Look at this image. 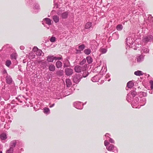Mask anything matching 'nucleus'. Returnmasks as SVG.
<instances>
[{"label":"nucleus","mask_w":153,"mask_h":153,"mask_svg":"<svg viewBox=\"0 0 153 153\" xmlns=\"http://www.w3.org/2000/svg\"><path fill=\"white\" fill-rule=\"evenodd\" d=\"M16 140H13L11 141L10 143V147L12 149H13L16 146Z\"/></svg>","instance_id":"9"},{"label":"nucleus","mask_w":153,"mask_h":153,"mask_svg":"<svg viewBox=\"0 0 153 153\" xmlns=\"http://www.w3.org/2000/svg\"><path fill=\"white\" fill-rule=\"evenodd\" d=\"M56 65L57 68H59L62 66V63L60 61H58L56 62Z\"/></svg>","instance_id":"25"},{"label":"nucleus","mask_w":153,"mask_h":153,"mask_svg":"<svg viewBox=\"0 0 153 153\" xmlns=\"http://www.w3.org/2000/svg\"><path fill=\"white\" fill-rule=\"evenodd\" d=\"M1 97L0 96V101H1Z\"/></svg>","instance_id":"59"},{"label":"nucleus","mask_w":153,"mask_h":153,"mask_svg":"<svg viewBox=\"0 0 153 153\" xmlns=\"http://www.w3.org/2000/svg\"><path fill=\"white\" fill-rule=\"evenodd\" d=\"M86 59L88 64H90L92 62V59L91 57L88 56L87 57Z\"/></svg>","instance_id":"31"},{"label":"nucleus","mask_w":153,"mask_h":153,"mask_svg":"<svg viewBox=\"0 0 153 153\" xmlns=\"http://www.w3.org/2000/svg\"><path fill=\"white\" fill-rule=\"evenodd\" d=\"M115 148L117 151V148L114 147V145L112 144H110L109 146L108 147H106V149L107 150L109 151H112L113 152H114L115 149H114Z\"/></svg>","instance_id":"6"},{"label":"nucleus","mask_w":153,"mask_h":153,"mask_svg":"<svg viewBox=\"0 0 153 153\" xmlns=\"http://www.w3.org/2000/svg\"><path fill=\"white\" fill-rule=\"evenodd\" d=\"M17 55L16 53H13L10 56L11 58V59H16L17 57Z\"/></svg>","instance_id":"34"},{"label":"nucleus","mask_w":153,"mask_h":153,"mask_svg":"<svg viewBox=\"0 0 153 153\" xmlns=\"http://www.w3.org/2000/svg\"><path fill=\"white\" fill-rule=\"evenodd\" d=\"M42 51L40 49H39L36 52V54L38 56H41L42 55Z\"/></svg>","instance_id":"33"},{"label":"nucleus","mask_w":153,"mask_h":153,"mask_svg":"<svg viewBox=\"0 0 153 153\" xmlns=\"http://www.w3.org/2000/svg\"><path fill=\"white\" fill-rule=\"evenodd\" d=\"M11 63V61L9 60H7L6 62L5 65L7 67H9Z\"/></svg>","instance_id":"35"},{"label":"nucleus","mask_w":153,"mask_h":153,"mask_svg":"<svg viewBox=\"0 0 153 153\" xmlns=\"http://www.w3.org/2000/svg\"><path fill=\"white\" fill-rule=\"evenodd\" d=\"M123 26L122 25L120 24L118 25L116 27V29L117 30L120 31L122 30Z\"/></svg>","instance_id":"29"},{"label":"nucleus","mask_w":153,"mask_h":153,"mask_svg":"<svg viewBox=\"0 0 153 153\" xmlns=\"http://www.w3.org/2000/svg\"><path fill=\"white\" fill-rule=\"evenodd\" d=\"M84 52L86 54L88 55L91 53V50L89 49H86L84 50Z\"/></svg>","instance_id":"30"},{"label":"nucleus","mask_w":153,"mask_h":153,"mask_svg":"<svg viewBox=\"0 0 153 153\" xmlns=\"http://www.w3.org/2000/svg\"><path fill=\"white\" fill-rule=\"evenodd\" d=\"M43 112L45 114H49L50 113V110L48 108H45L43 109Z\"/></svg>","instance_id":"26"},{"label":"nucleus","mask_w":153,"mask_h":153,"mask_svg":"<svg viewBox=\"0 0 153 153\" xmlns=\"http://www.w3.org/2000/svg\"><path fill=\"white\" fill-rule=\"evenodd\" d=\"M35 55L33 52H31L29 53V57L30 59H33L35 57Z\"/></svg>","instance_id":"22"},{"label":"nucleus","mask_w":153,"mask_h":153,"mask_svg":"<svg viewBox=\"0 0 153 153\" xmlns=\"http://www.w3.org/2000/svg\"><path fill=\"white\" fill-rule=\"evenodd\" d=\"M89 74L88 72L87 71H85L83 72L82 76L84 77H85L87 76Z\"/></svg>","instance_id":"38"},{"label":"nucleus","mask_w":153,"mask_h":153,"mask_svg":"<svg viewBox=\"0 0 153 153\" xmlns=\"http://www.w3.org/2000/svg\"><path fill=\"white\" fill-rule=\"evenodd\" d=\"M109 143L106 140H105L104 141V144L105 146H107L109 144Z\"/></svg>","instance_id":"48"},{"label":"nucleus","mask_w":153,"mask_h":153,"mask_svg":"<svg viewBox=\"0 0 153 153\" xmlns=\"http://www.w3.org/2000/svg\"><path fill=\"white\" fill-rule=\"evenodd\" d=\"M65 72L67 75L69 76L73 73V70L70 68H67L65 69Z\"/></svg>","instance_id":"4"},{"label":"nucleus","mask_w":153,"mask_h":153,"mask_svg":"<svg viewBox=\"0 0 153 153\" xmlns=\"http://www.w3.org/2000/svg\"><path fill=\"white\" fill-rule=\"evenodd\" d=\"M140 96H141V97H142V96H145L146 95V94L145 92H140Z\"/></svg>","instance_id":"44"},{"label":"nucleus","mask_w":153,"mask_h":153,"mask_svg":"<svg viewBox=\"0 0 153 153\" xmlns=\"http://www.w3.org/2000/svg\"><path fill=\"white\" fill-rule=\"evenodd\" d=\"M126 42L127 45L130 46L129 45L133 44L135 41L134 39H126Z\"/></svg>","instance_id":"10"},{"label":"nucleus","mask_w":153,"mask_h":153,"mask_svg":"<svg viewBox=\"0 0 153 153\" xmlns=\"http://www.w3.org/2000/svg\"><path fill=\"white\" fill-rule=\"evenodd\" d=\"M56 39H50V41L51 42H54L55 41Z\"/></svg>","instance_id":"51"},{"label":"nucleus","mask_w":153,"mask_h":153,"mask_svg":"<svg viewBox=\"0 0 153 153\" xmlns=\"http://www.w3.org/2000/svg\"><path fill=\"white\" fill-rule=\"evenodd\" d=\"M5 127H6V125H5Z\"/></svg>","instance_id":"64"},{"label":"nucleus","mask_w":153,"mask_h":153,"mask_svg":"<svg viewBox=\"0 0 153 153\" xmlns=\"http://www.w3.org/2000/svg\"><path fill=\"white\" fill-rule=\"evenodd\" d=\"M0 153H2V152L1 151H0Z\"/></svg>","instance_id":"61"},{"label":"nucleus","mask_w":153,"mask_h":153,"mask_svg":"<svg viewBox=\"0 0 153 153\" xmlns=\"http://www.w3.org/2000/svg\"><path fill=\"white\" fill-rule=\"evenodd\" d=\"M143 101H144L145 102V103L144 104H143V105H141V106H143V105H144L146 103V99L145 98H143Z\"/></svg>","instance_id":"53"},{"label":"nucleus","mask_w":153,"mask_h":153,"mask_svg":"<svg viewBox=\"0 0 153 153\" xmlns=\"http://www.w3.org/2000/svg\"><path fill=\"white\" fill-rule=\"evenodd\" d=\"M144 59V56L142 54L138 55L137 56V62L138 63H140L143 61Z\"/></svg>","instance_id":"2"},{"label":"nucleus","mask_w":153,"mask_h":153,"mask_svg":"<svg viewBox=\"0 0 153 153\" xmlns=\"http://www.w3.org/2000/svg\"><path fill=\"white\" fill-rule=\"evenodd\" d=\"M107 134L105 135V136L106 137H107V136L106 134Z\"/></svg>","instance_id":"60"},{"label":"nucleus","mask_w":153,"mask_h":153,"mask_svg":"<svg viewBox=\"0 0 153 153\" xmlns=\"http://www.w3.org/2000/svg\"><path fill=\"white\" fill-rule=\"evenodd\" d=\"M139 101V99L137 97H136L135 99L133 101H132V104H131L132 107L133 108H136V107L134 106V105H133L134 104L137 105L138 104V101Z\"/></svg>","instance_id":"11"},{"label":"nucleus","mask_w":153,"mask_h":153,"mask_svg":"<svg viewBox=\"0 0 153 153\" xmlns=\"http://www.w3.org/2000/svg\"><path fill=\"white\" fill-rule=\"evenodd\" d=\"M19 97H21V96L19 97H18V98L19 99V101L21 102H22L23 101H24L25 102V101L24 99H25V98L23 96L22 97V99H21V100H20V99H19Z\"/></svg>","instance_id":"41"},{"label":"nucleus","mask_w":153,"mask_h":153,"mask_svg":"<svg viewBox=\"0 0 153 153\" xmlns=\"http://www.w3.org/2000/svg\"><path fill=\"white\" fill-rule=\"evenodd\" d=\"M74 107L78 109H81L83 108V104H82L81 102H75L74 103Z\"/></svg>","instance_id":"1"},{"label":"nucleus","mask_w":153,"mask_h":153,"mask_svg":"<svg viewBox=\"0 0 153 153\" xmlns=\"http://www.w3.org/2000/svg\"><path fill=\"white\" fill-rule=\"evenodd\" d=\"M92 25V24L91 22L87 23L85 25V28L86 29L89 28Z\"/></svg>","instance_id":"18"},{"label":"nucleus","mask_w":153,"mask_h":153,"mask_svg":"<svg viewBox=\"0 0 153 153\" xmlns=\"http://www.w3.org/2000/svg\"><path fill=\"white\" fill-rule=\"evenodd\" d=\"M4 73H6L7 74V72H6V71H4Z\"/></svg>","instance_id":"57"},{"label":"nucleus","mask_w":153,"mask_h":153,"mask_svg":"<svg viewBox=\"0 0 153 153\" xmlns=\"http://www.w3.org/2000/svg\"><path fill=\"white\" fill-rule=\"evenodd\" d=\"M61 57H54L53 56V60L55 59V60H59L61 59Z\"/></svg>","instance_id":"49"},{"label":"nucleus","mask_w":153,"mask_h":153,"mask_svg":"<svg viewBox=\"0 0 153 153\" xmlns=\"http://www.w3.org/2000/svg\"><path fill=\"white\" fill-rule=\"evenodd\" d=\"M39 49L36 47H34L33 48V51L36 53Z\"/></svg>","instance_id":"45"},{"label":"nucleus","mask_w":153,"mask_h":153,"mask_svg":"<svg viewBox=\"0 0 153 153\" xmlns=\"http://www.w3.org/2000/svg\"><path fill=\"white\" fill-rule=\"evenodd\" d=\"M100 51L102 53H105L107 51V49L104 48H101L100 49Z\"/></svg>","instance_id":"28"},{"label":"nucleus","mask_w":153,"mask_h":153,"mask_svg":"<svg viewBox=\"0 0 153 153\" xmlns=\"http://www.w3.org/2000/svg\"><path fill=\"white\" fill-rule=\"evenodd\" d=\"M76 53H81V50H80L79 49V50H76Z\"/></svg>","instance_id":"54"},{"label":"nucleus","mask_w":153,"mask_h":153,"mask_svg":"<svg viewBox=\"0 0 153 153\" xmlns=\"http://www.w3.org/2000/svg\"><path fill=\"white\" fill-rule=\"evenodd\" d=\"M110 80V79H109V80H108V81H109Z\"/></svg>","instance_id":"62"},{"label":"nucleus","mask_w":153,"mask_h":153,"mask_svg":"<svg viewBox=\"0 0 153 153\" xmlns=\"http://www.w3.org/2000/svg\"><path fill=\"white\" fill-rule=\"evenodd\" d=\"M48 69L50 71L53 72L55 70V67L53 64H51L49 65Z\"/></svg>","instance_id":"14"},{"label":"nucleus","mask_w":153,"mask_h":153,"mask_svg":"<svg viewBox=\"0 0 153 153\" xmlns=\"http://www.w3.org/2000/svg\"><path fill=\"white\" fill-rule=\"evenodd\" d=\"M86 62V60L85 59H83L82 61L80 62V64L81 65H82L85 64Z\"/></svg>","instance_id":"43"},{"label":"nucleus","mask_w":153,"mask_h":153,"mask_svg":"<svg viewBox=\"0 0 153 153\" xmlns=\"http://www.w3.org/2000/svg\"><path fill=\"white\" fill-rule=\"evenodd\" d=\"M87 67V65L85 64L83 66V70H85L86 68Z\"/></svg>","instance_id":"52"},{"label":"nucleus","mask_w":153,"mask_h":153,"mask_svg":"<svg viewBox=\"0 0 153 153\" xmlns=\"http://www.w3.org/2000/svg\"><path fill=\"white\" fill-rule=\"evenodd\" d=\"M107 71V69H106V65H105V66H103L102 68V69L100 71V73L101 74H103L104 73H104H105Z\"/></svg>","instance_id":"16"},{"label":"nucleus","mask_w":153,"mask_h":153,"mask_svg":"<svg viewBox=\"0 0 153 153\" xmlns=\"http://www.w3.org/2000/svg\"><path fill=\"white\" fill-rule=\"evenodd\" d=\"M6 81L7 83L8 84H10L13 81L11 77L8 75V74H7V76L6 77Z\"/></svg>","instance_id":"7"},{"label":"nucleus","mask_w":153,"mask_h":153,"mask_svg":"<svg viewBox=\"0 0 153 153\" xmlns=\"http://www.w3.org/2000/svg\"><path fill=\"white\" fill-rule=\"evenodd\" d=\"M134 50H136V49H136V48H134Z\"/></svg>","instance_id":"63"},{"label":"nucleus","mask_w":153,"mask_h":153,"mask_svg":"<svg viewBox=\"0 0 153 153\" xmlns=\"http://www.w3.org/2000/svg\"><path fill=\"white\" fill-rule=\"evenodd\" d=\"M53 21L56 23H57L59 21V17L57 15H54L53 16Z\"/></svg>","instance_id":"15"},{"label":"nucleus","mask_w":153,"mask_h":153,"mask_svg":"<svg viewBox=\"0 0 153 153\" xmlns=\"http://www.w3.org/2000/svg\"><path fill=\"white\" fill-rule=\"evenodd\" d=\"M57 14H58V15H60V12H59V11L57 13Z\"/></svg>","instance_id":"56"},{"label":"nucleus","mask_w":153,"mask_h":153,"mask_svg":"<svg viewBox=\"0 0 153 153\" xmlns=\"http://www.w3.org/2000/svg\"><path fill=\"white\" fill-rule=\"evenodd\" d=\"M45 21L46 22V23L49 25H51V20L48 18H46L45 19Z\"/></svg>","instance_id":"32"},{"label":"nucleus","mask_w":153,"mask_h":153,"mask_svg":"<svg viewBox=\"0 0 153 153\" xmlns=\"http://www.w3.org/2000/svg\"><path fill=\"white\" fill-rule=\"evenodd\" d=\"M0 138L1 139L4 140L7 138L6 134L4 133H2L0 135Z\"/></svg>","instance_id":"27"},{"label":"nucleus","mask_w":153,"mask_h":153,"mask_svg":"<svg viewBox=\"0 0 153 153\" xmlns=\"http://www.w3.org/2000/svg\"><path fill=\"white\" fill-rule=\"evenodd\" d=\"M130 94H131L132 97H134L136 94V92L134 90L131 91Z\"/></svg>","instance_id":"36"},{"label":"nucleus","mask_w":153,"mask_h":153,"mask_svg":"<svg viewBox=\"0 0 153 153\" xmlns=\"http://www.w3.org/2000/svg\"><path fill=\"white\" fill-rule=\"evenodd\" d=\"M51 38L53 39V38H55V37H52Z\"/></svg>","instance_id":"58"},{"label":"nucleus","mask_w":153,"mask_h":153,"mask_svg":"<svg viewBox=\"0 0 153 153\" xmlns=\"http://www.w3.org/2000/svg\"><path fill=\"white\" fill-rule=\"evenodd\" d=\"M68 12L67 11L64 12L61 14V17L62 19H66L67 18Z\"/></svg>","instance_id":"8"},{"label":"nucleus","mask_w":153,"mask_h":153,"mask_svg":"<svg viewBox=\"0 0 153 153\" xmlns=\"http://www.w3.org/2000/svg\"><path fill=\"white\" fill-rule=\"evenodd\" d=\"M20 49L21 50H23L25 49V47L23 46H21L20 47Z\"/></svg>","instance_id":"50"},{"label":"nucleus","mask_w":153,"mask_h":153,"mask_svg":"<svg viewBox=\"0 0 153 153\" xmlns=\"http://www.w3.org/2000/svg\"><path fill=\"white\" fill-rule=\"evenodd\" d=\"M134 74L137 76H140L141 75H143V73L142 71H138L134 72Z\"/></svg>","instance_id":"19"},{"label":"nucleus","mask_w":153,"mask_h":153,"mask_svg":"<svg viewBox=\"0 0 153 153\" xmlns=\"http://www.w3.org/2000/svg\"><path fill=\"white\" fill-rule=\"evenodd\" d=\"M38 63L41 64L40 66L44 69L46 68L48 65V62L46 61H39Z\"/></svg>","instance_id":"5"},{"label":"nucleus","mask_w":153,"mask_h":153,"mask_svg":"<svg viewBox=\"0 0 153 153\" xmlns=\"http://www.w3.org/2000/svg\"><path fill=\"white\" fill-rule=\"evenodd\" d=\"M82 67L76 65L75 67L74 70L76 72H80L82 71Z\"/></svg>","instance_id":"12"},{"label":"nucleus","mask_w":153,"mask_h":153,"mask_svg":"<svg viewBox=\"0 0 153 153\" xmlns=\"http://www.w3.org/2000/svg\"><path fill=\"white\" fill-rule=\"evenodd\" d=\"M100 79L98 76H95L92 77L91 80L93 82H98Z\"/></svg>","instance_id":"17"},{"label":"nucleus","mask_w":153,"mask_h":153,"mask_svg":"<svg viewBox=\"0 0 153 153\" xmlns=\"http://www.w3.org/2000/svg\"><path fill=\"white\" fill-rule=\"evenodd\" d=\"M134 97H132V96L131 95L130 93H128L126 97V100L128 102H130L132 101V100Z\"/></svg>","instance_id":"13"},{"label":"nucleus","mask_w":153,"mask_h":153,"mask_svg":"<svg viewBox=\"0 0 153 153\" xmlns=\"http://www.w3.org/2000/svg\"><path fill=\"white\" fill-rule=\"evenodd\" d=\"M47 60L49 62H53V56H48L47 57Z\"/></svg>","instance_id":"23"},{"label":"nucleus","mask_w":153,"mask_h":153,"mask_svg":"<svg viewBox=\"0 0 153 153\" xmlns=\"http://www.w3.org/2000/svg\"><path fill=\"white\" fill-rule=\"evenodd\" d=\"M63 70H60L56 71V74L58 76H60L63 75Z\"/></svg>","instance_id":"21"},{"label":"nucleus","mask_w":153,"mask_h":153,"mask_svg":"<svg viewBox=\"0 0 153 153\" xmlns=\"http://www.w3.org/2000/svg\"><path fill=\"white\" fill-rule=\"evenodd\" d=\"M66 61L67 63H67V64H66V63H64V67L68 66L70 65L69 63V62H68V60H66Z\"/></svg>","instance_id":"42"},{"label":"nucleus","mask_w":153,"mask_h":153,"mask_svg":"<svg viewBox=\"0 0 153 153\" xmlns=\"http://www.w3.org/2000/svg\"><path fill=\"white\" fill-rule=\"evenodd\" d=\"M150 83L151 85V88L152 89H153V81L151 80L150 81Z\"/></svg>","instance_id":"46"},{"label":"nucleus","mask_w":153,"mask_h":153,"mask_svg":"<svg viewBox=\"0 0 153 153\" xmlns=\"http://www.w3.org/2000/svg\"><path fill=\"white\" fill-rule=\"evenodd\" d=\"M82 77H80L79 74L75 75L73 78V80L74 82L76 83H78Z\"/></svg>","instance_id":"3"},{"label":"nucleus","mask_w":153,"mask_h":153,"mask_svg":"<svg viewBox=\"0 0 153 153\" xmlns=\"http://www.w3.org/2000/svg\"><path fill=\"white\" fill-rule=\"evenodd\" d=\"M109 138V141L111 143H114V140L112 138L108 137Z\"/></svg>","instance_id":"47"},{"label":"nucleus","mask_w":153,"mask_h":153,"mask_svg":"<svg viewBox=\"0 0 153 153\" xmlns=\"http://www.w3.org/2000/svg\"><path fill=\"white\" fill-rule=\"evenodd\" d=\"M142 50L143 52L145 53H147L149 52V50L146 48H143Z\"/></svg>","instance_id":"40"},{"label":"nucleus","mask_w":153,"mask_h":153,"mask_svg":"<svg viewBox=\"0 0 153 153\" xmlns=\"http://www.w3.org/2000/svg\"><path fill=\"white\" fill-rule=\"evenodd\" d=\"M54 105V104H53V105H52L50 106V108H51V107H53V106Z\"/></svg>","instance_id":"55"},{"label":"nucleus","mask_w":153,"mask_h":153,"mask_svg":"<svg viewBox=\"0 0 153 153\" xmlns=\"http://www.w3.org/2000/svg\"><path fill=\"white\" fill-rule=\"evenodd\" d=\"M127 85L128 88H131L134 85V83L131 81H130L127 83Z\"/></svg>","instance_id":"24"},{"label":"nucleus","mask_w":153,"mask_h":153,"mask_svg":"<svg viewBox=\"0 0 153 153\" xmlns=\"http://www.w3.org/2000/svg\"><path fill=\"white\" fill-rule=\"evenodd\" d=\"M13 149H12L10 147V148L6 151V153H13Z\"/></svg>","instance_id":"37"},{"label":"nucleus","mask_w":153,"mask_h":153,"mask_svg":"<svg viewBox=\"0 0 153 153\" xmlns=\"http://www.w3.org/2000/svg\"><path fill=\"white\" fill-rule=\"evenodd\" d=\"M66 82L67 87H70L71 85V82L70 79H67L66 80Z\"/></svg>","instance_id":"20"},{"label":"nucleus","mask_w":153,"mask_h":153,"mask_svg":"<svg viewBox=\"0 0 153 153\" xmlns=\"http://www.w3.org/2000/svg\"><path fill=\"white\" fill-rule=\"evenodd\" d=\"M85 45H84L82 44L79 46V48L80 50L82 51L85 48Z\"/></svg>","instance_id":"39"}]
</instances>
